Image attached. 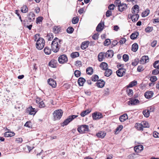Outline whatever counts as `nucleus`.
Listing matches in <instances>:
<instances>
[{
  "label": "nucleus",
  "mask_w": 159,
  "mask_h": 159,
  "mask_svg": "<svg viewBox=\"0 0 159 159\" xmlns=\"http://www.w3.org/2000/svg\"><path fill=\"white\" fill-rule=\"evenodd\" d=\"M61 41V40L57 38H55L52 41L51 44V48L54 52H56L59 51Z\"/></svg>",
  "instance_id": "nucleus-1"
},
{
  "label": "nucleus",
  "mask_w": 159,
  "mask_h": 159,
  "mask_svg": "<svg viewBox=\"0 0 159 159\" xmlns=\"http://www.w3.org/2000/svg\"><path fill=\"white\" fill-rule=\"evenodd\" d=\"M116 3V5H117L118 9L120 12L123 11L127 8V5L126 4L121 3L119 0H116L115 4Z\"/></svg>",
  "instance_id": "nucleus-2"
},
{
  "label": "nucleus",
  "mask_w": 159,
  "mask_h": 159,
  "mask_svg": "<svg viewBox=\"0 0 159 159\" xmlns=\"http://www.w3.org/2000/svg\"><path fill=\"white\" fill-rule=\"evenodd\" d=\"M45 41L44 39L39 38L37 41L36 47L37 49L40 50L43 48L44 45Z\"/></svg>",
  "instance_id": "nucleus-3"
},
{
  "label": "nucleus",
  "mask_w": 159,
  "mask_h": 159,
  "mask_svg": "<svg viewBox=\"0 0 159 159\" xmlns=\"http://www.w3.org/2000/svg\"><path fill=\"white\" fill-rule=\"evenodd\" d=\"M63 113V111L61 109L55 111L53 114L54 120L60 119Z\"/></svg>",
  "instance_id": "nucleus-4"
},
{
  "label": "nucleus",
  "mask_w": 159,
  "mask_h": 159,
  "mask_svg": "<svg viewBox=\"0 0 159 159\" xmlns=\"http://www.w3.org/2000/svg\"><path fill=\"white\" fill-rule=\"evenodd\" d=\"M109 50H108L106 53L101 52L98 55V60L99 61H102L105 57H109Z\"/></svg>",
  "instance_id": "nucleus-5"
},
{
  "label": "nucleus",
  "mask_w": 159,
  "mask_h": 159,
  "mask_svg": "<svg viewBox=\"0 0 159 159\" xmlns=\"http://www.w3.org/2000/svg\"><path fill=\"white\" fill-rule=\"evenodd\" d=\"M77 130L81 134L86 133L89 130V126L86 125H81L77 128Z\"/></svg>",
  "instance_id": "nucleus-6"
},
{
  "label": "nucleus",
  "mask_w": 159,
  "mask_h": 159,
  "mask_svg": "<svg viewBox=\"0 0 159 159\" xmlns=\"http://www.w3.org/2000/svg\"><path fill=\"white\" fill-rule=\"evenodd\" d=\"M78 116V115H72L70 116L66 119L62 123V126L66 125L68 124L70 121H72L75 118Z\"/></svg>",
  "instance_id": "nucleus-7"
},
{
  "label": "nucleus",
  "mask_w": 159,
  "mask_h": 159,
  "mask_svg": "<svg viewBox=\"0 0 159 159\" xmlns=\"http://www.w3.org/2000/svg\"><path fill=\"white\" fill-rule=\"evenodd\" d=\"M68 59L66 55H63L60 56L58 58V61L60 63L63 64L66 62Z\"/></svg>",
  "instance_id": "nucleus-8"
},
{
  "label": "nucleus",
  "mask_w": 159,
  "mask_h": 159,
  "mask_svg": "<svg viewBox=\"0 0 159 159\" xmlns=\"http://www.w3.org/2000/svg\"><path fill=\"white\" fill-rule=\"evenodd\" d=\"M92 116L94 120H97L102 117V115L101 113L99 112H96L93 113Z\"/></svg>",
  "instance_id": "nucleus-9"
},
{
  "label": "nucleus",
  "mask_w": 159,
  "mask_h": 159,
  "mask_svg": "<svg viewBox=\"0 0 159 159\" xmlns=\"http://www.w3.org/2000/svg\"><path fill=\"white\" fill-rule=\"evenodd\" d=\"M27 113H28L30 115H34L37 111L36 109L35 108H33L32 106L29 107L27 109Z\"/></svg>",
  "instance_id": "nucleus-10"
},
{
  "label": "nucleus",
  "mask_w": 159,
  "mask_h": 159,
  "mask_svg": "<svg viewBox=\"0 0 159 159\" xmlns=\"http://www.w3.org/2000/svg\"><path fill=\"white\" fill-rule=\"evenodd\" d=\"M6 130L8 131L4 133V136L5 137H11L15 135V133L14 132L10 131V130L7 128L6 129Z\"/></svg>",
  "instance_id": "nucleus-11"
},
{
  "label": "nucleus",
  "mask_w": 159,
  "mask_h": 159,
  "mask_svg": "<svg viewBox=\"0 0 159 159\" xmlns=\"http://www.w3.org/2000/svg\"><path fill=\"white\" fill-rule=\"evenodd\" d=\"M36 102L39 105V107L42 108L45 107V105L43 101L39 98H37L36 99Z\"/></svg>",
  "instance_id": "nucleus-12"
},
{
  "label": "nucleus",
  "mask_w": 159,
  "mask_h": 159,
  "mask_svg": "<svg viewBox=\"0 0 159 159\" xmlns=\"http://www.w3.org/2000/svg\"><path fill=\"white\" fill-rule=\"evenodd\" d=\"M57 60L52 59L49 62L48 66L52 68H56L57 66Z\"/></svg>",
  "instance_id": "nucleus-13"
},
{
  "label": "nucleus",
  "mask_w": 159,
  "mask_h": 159,
  "mask_svg": "<svg viewBox=\"0 0 159 159\" xmlns=\"http://www.w3.org/2000/svg\"><path fill=\"white\" fill-rule=\"evenodd\" d=\"M125 70L124 69H119L116 72V73L119 77H122L125 74Z\"/></svg>",
  "instance_id": "nucleus-14"
},
{
  "label": "nucleus",
  "mask_w": 159,
  "mask_h": 159,
  "mask_svg": "<svg viewBox=\"0 0 159 159\" xmlns=\"http://www.w3.org/2000/svg\"><path fill=\"white\" fill-rule=\"evenodd\" d=\"M132 13L133 15L138 14L139 10V7L138 5H134L132 8Z\"/></svg>",
  "instance_id": "nucleus-15"
},
{
  "label": "nucleus",
  "mask_w": 159,
  "mask_h": 159,
  "mask_svg": "<svg viewBox=\"0 0 159 159\" xmlns=\"http://www.w3.org/2000/svg\"><path fill=\"white\" fill-rule=\"evenodd\" d=\"M149 58L148 56H144L142 57L140 61L141 64H143L148 61Z\"/></svg>",
  "instance_id": "nucleus-16"
},
{
  "label": "nucleus",
  "mask_w": 159,
  "mask_h": 159,
  "mask_svg": "<svg viewBox=\"0 0 159 159\" xmlns=\"http://www.w3.org/2000/svg\"><path fill=\"white\" fill-rule=\"evenodd\" d=\"M153 95V92L150 91H147L144 93V96L147 99L150 98H152Z\"/></svg>",
  "instance_id": "nucleus-17"
},
{
  "label": "nucleus",
  "mask_w": 159,
  "mask_h": 159,
  "mask_svg": "<svg viewBox=\"0 0 159 159\" xmlns=\"http://www.w3.org/2000/svg\"><path fill=\"white\" fill-rule=\"evenodd\" d=\"M48 82L49 85L53 88H55L56 86V82L52 79H48Z\"/></svg>",
  "instance_id": "nucleus-18"
},
{
  "label": "nucleus",
  "mask_w": 159,
  "mask_h": 159,
  "mask_svg": "<svg viewBox=\"0 0 159 159\" xmlns=\"http://www.w3.org/2000/svg\"><path fill=\"white\" fill-rule=\"evenodd\" d=\"M28 18L30 22L34 21L35 19V15L32 12H30L28 15Z\"/></svg>",
  "instance_id": "nucleus-19"
},
{
  "label": "nucleus",
  "mask_w": 159,
  "mask_h": 159,
  "mask_svg": "<svg viewBox=\"0 0 159 159\" xmlns=\"http://www.w3.org/2000/svg\"><path fill=\"white\" fill-rule=\"evenodd\" d=\"M143 146L142 145H140L135 147L134 148V150L135 152L138 153L143 150Z\"/></svg>",
  "instance_id": "nucleus-20"
},
{
  "label": "nucleus",
  "mask_w": 159,
  "mask_h": 159,
  "mask_svg": "<svg viewBox=\"0 0 159 159\" xmlns=\"http://www.w3.org/2000/svg\"><path fill=\"white\" fill-rule=\"evenodd\" d=\"M105 82L103 80H98L96 83V86L99 88H102L104 85Z\"/></svg>",
  "instance_id": "nucleus-21"
},
{
  "label": "nucleus",
  "mask_w": 159,
  "mask_h": 159,
  "mask_svg": "<svg viewBox=\"0 0 159 159\" xmlns=\"http://www.w3.org/2000/svg\"><path fill=\"white\" fill-rule=\"evenodd\" d=\"M85 82V80L82 77L80 78L78 80V83L80 86H83Z\"/></svg>",
  "instance_id": "nucleus-22"
},
{
  "label": "nucleus",
  "mask_w": 159,
  "mask_h": 159,
  "mask_svg": "<svg viewBox=\"0 0 159 159\" xmlns=\"http://www.w3.org/2000/svg\"><path fill=\"white\" fill-rule=\"evenodd\" d=\"M139 101L137 99H132L128 102L129 105L130 104L131 105H136L137 103H139Z\"/></svg>",
  "instance_id": "nucleus-23"
},
{
  "label": "nucleus",
  "mask_w": 159,
  "mask_h": 159,
  "mask_svg": "<svg viewBox=\"0 0 159 159\" xmlns=\"http://www.w3.org/2000/svg\"><path fill=\"white\" fill-rule=\"evenodd\" d=\"M104 24L103 23H100L97 26L96 28V30L98 32L101 31L102 30L103 26Z\"/></svg>",
  "instance_id": "nucleus-24"
},
{
  "label": "nucleus",
  "mask_w": 159,
  "mask_h": 159,
  "mask_svg": "<svg viewBox=\"0 0 159 159\" xmlns=\"http://www.w3.org/2000/svg\"><path fill=\"white\" fill-rule=\"evenodd\" d=\"M128 117L126 114H124L121 116L119 118V119L121 122H124L128 119Z\"/></svg>",
  "instance_id": "nucleus-25"
},
{
  "label": "nucleus",
  "mask_w": 159,
  "mask_h": 159,
  "mask_svg": "<svg viewBox=\"0 0 159 159\" xmlns=\"http://www.w3.org/2000/svg\"><path fill=\"white\" fill-rule=\"evenodd\" d=\"M130 17L133 22H136L137 21L138 19L139 16L138 14L136 15H130Z\"/></svg>",
  "instance_id": "nucleus-26"
},
{
  "label": "nucleus",
  "mask_w": 159,
  "mask_h": 159,
  "mask_svg": "<svg viewBox=\"0 0 159 159\" xmlns=\"http://www.w3.org/2000/svg\"><path fill=\"white\" fill-rule=\"evenodd\" d=\"M89 44V42L88 41L83 42L81 45V48L82 49H84L88 47Z\"/></svg>",
  "instance_id": "nucleus-27"
},
{
  "label": "nucleus",
  "mask_w": 159,
  "mask_h": 159,
  "mask_svg": "<svg viewBox=\"0 0 159 159\" xmlns=\"http://www.w3.org/2000/svg\"><path fill=\"white\" fill-rule=\"evenodd\" d=\"M106 134L103 132L101 131L96 134V136L99 138H103L106 135Z\"/></svg>",
  "instance_id": "nucleus-28"
},
{
  "label": "nucleus",
  "mask_w": 159,
  "mask_h": 159,
  "mask_svg": "<svg viewBox=\"0 0 159 159\" xmlns=\"http://www.w3.org/2000/svg\"><path fill=\"white\" fill-rule=\"evenodd\" d=\"M53 30L55 33L57 34L60 31L61 28L58 26H54L53 28Z\"/></svg>",
  "instance_id": "nucleus-29"
},
{
  "label": "nucleus",
  "mask_w": 159,
  "mask_h": 159,
  "mask_svg": "<svg viewBox=\"0 0 159 159\" xmlns=\"http://www.w3.org/2000/svg\"><path fill=\"white\" fill-rule=\"evenodd\" d=\"M138 48V45L136 43L133 44L132 45V50L134 52H136Z\"/></svg>",
  "instance_id": "nucleus-30"
},
{
  "label": "nucleus",
  "mask_w": 159,
  "mask_h": 159,
  "mask_svg": "<svg viewBox=\"0 0 159 159\" xmlns=\"http://www.w3.org/2000/svg\"><path fill=\"white\" fill-rule=\"evenodd\" d=\"M44 51L45 54L47 55H49L51 53V49L48 47L45 48Z\"/></svg>",
  "instance_id": "nucleus-31"
},
{
  "label": "nucleus",
  "mask_w": 159,
  "mask_h": 159,
  "mask_svg": "<svg viewBox=\"0 0 159 159\" xmlns=\"http://www.w3.org/2000/svg\"><path fill=\"white\" fill-rule=\"evenodd\" d=\"M150 112V111L149 110L147 109L144 110L143 112V113L145 117H148L149 116Z\"/></svg>",
  "instance_id": "nucleus-32"
},
{
  "label": "nucleus",
  "mask_w": 159,
  "mask_h": 159,
  "mask_svg": "<svg viewBox=\"0 0 159 159\" xmlns=\"http://www.w3.org/2000/svg\"><path fill=\"white\" fill-rule=\"evenodd\" d=\"M139 34L138 32L132 33L130 36V38L132 39H136L139 35Z\"/></svg>",
  "instance_id": "nucleus-33"
},
{
  "label": "nucleus",
  "mask_w": 159,
  "mask_h": 159,
  "mask_svg": "<svg viewBox=\"0 0 159 159\" xmlns=\"http://www.w3.org/2000/svg\"><path fill=\"white\" fill-rule=\"evenodd\" d=\"M91 111L90 110H86L82 112L81 113L80 115L84 117L86 115L89 114L91 112Z\"/></svg>",
  "instance_id": "nucleus-34"
},
{
  "label": "nucleus",
  "mask_w": 159,
  "mask_h": 159,
  "mask_svg": "<svg viewBox=\"0 0 159 159\" xmlns=\"http://www.w3.org/2000/svg\"><path fill=\"white\" fill-rule=\"evenodd\" d=\"M86 71L88 74L91 75L93 73V69L92 67H89L87 68Z\"/></svg>",
  "instance_id": "nucleus-35"
},
{
  "label": "nucleus",
  "mask_w": 159,
  "mask_h": 159,
  "mask_svg": "<svg viewBox=\"0 0 159 159\" xmlns=\"http://www.w3.org/2000/svg\"><path fill=\"white\" fill-rule=\"evenodd\" d=\"M101 68L103 70H106L107 69V65L105 62H102L100 65Z\"/></svg>",
  "instance_id": "nucleus-36"
},
{
  "label": "nucleus",
  "mask_w": 159,
  "mask_h": 159,
  "mask_svg": "<svg viewBox=\"0 0 159 159\" xmlns=\"http://www.w3.org/2000/svg\"><path fill=\"white\" fill-rule=\"evenodd\" d=\"M143 128H148L149 125L147 121H143L141 122Z\"/></svg>",
  "instance_id": "nucleus-37"
},
{
  "label": "nucleus",
  "mask_w": 159,
  "mask_h": 159,
  "mask_svg": "<svg viewBox=\"0 0 159 159\" xmlns=\"http://www.w3.org/2000/svg\"><path fill=\"white\" fill-rule=\"evenodd\" d=\"M149 12V9H147L142 13V16L143 17H146L148 15Z\"/></svg>",
  "instance_id": "nucleus-38"
},
{
  "label": "nucleus",
  "mask_w": 159,
  "mask_h": 159,
  "mask_svg": "<svg viewBox=\"0 0 159 159\" xmlns=\"http://www.w3.org/2000/svg\"><path fill=\"white\" fill-rule=\"evenodd\" d=\"M137 84V82L134 80L131 82L127 86L128 88L132 87L136 85Z\"/></svg>",
  "instance_id": "nucleus-39"
},
{
  "label": "nucleus",
  "mask_w": 159,
  "mask_h": 159,
  "mask_svg": "<svg viewBox=\"0 0 159 159\" xmlns=\"http://www.w3.org/2000/svg\"><path fill=\"white\" fill-rule=\"evenodd\" d=\"M135 127L139 130H143V129L141 123L140 124L136 123L135 125Z\"/></svg>",
  "instance_id": "nucleus-40"
},
{
  "label": "nucleus",
  "mask_w": 159,
  "mask_h": 159,
  "mask_svg": "<svg viewBox=\"0 0 159 159\" xmlns=\"http://www.w3.org/2000/svg\"><path fill=\"white\" fill-rule=\"evenodd\" d=\"M28 11V9L26 6L24 5L21 8V11L23 13H26Z\"/></svg>",
  "instance_id": "nucleus-41"
},
{
  "label": "nucleus",
  "mask_w": 159,
  "mask_h": 159,
  "mask_svg": "<svg viewBox=\"0 0 159 159\" xmlns=\"http://www.w3.org/2000/svg\"><path fill=\"white\" fill-rule=\"evenodd\" d=\"M123 128V126L122 125H120L118 126L116 129L115 134H117Z\"/></svg>",
  "instance_id": "nucleus-42"
},
{
  "label": "nucleus",
  "mask_w": 159,
  "mask_h": 159,
  "mask_svg": "<svg viewBox=\"0 0 159 159\" xmlns=\"http://www.w3.org/2000/svg\"><path fill=\"white\" fill-rule=\"evenodd\" d=\"M47 39L49 41L52 40L53 38V35L52 34H49L47 36Z\"/></svg>",
  "instance_id": "nucleus-43"
},
{
  "label": "nucleus",
  "mask_w": 159,
  "mask_h": 159,
  "mask_svg": "<svg viewBox=\"0 0 159 159\" xmlns=\"http://www.w3.org/2000/svg\"><path fill=\"white\" fill-rule=\"evenodd\" d=\"M79 54L78 52H73L71 54V57L72 58H75L76 57H79Z\"/></svg>",
  "instance_id": "nucleus-44"
},
{
  "label": "nucleus",
  "mask_w": 159,
  "mask_h": 159,
  "mask_svg": "<svg viewBox=\"0 0 159 159\" xmlns=\"http://www.w3.org/2000/svg\"><path fill=\"white\" fill-rule=\"evenodd\" d=\"M98 76L97 75H94L92 76L91 79L93 81H96L98 80Z\"/></svg>",
  "instance_id": "nucleus-45"
},
{
  "label": "nucleus",
  "mask_w": 159,
  "mask_h": 159,
  "mask_svg": "<svg viewBox=\"0 0 159 159\" xmlns=\"http://www.w3.org/2000/svg\"><path fill=\"white\" fill-rule=\"evenodd\" d=\"M79 21V18L77 17H74L72 20L73 24H76Z\"/></svg>",
  "instance_id": "nucleus-46"
},
{
  "label": "nucleus",
  "mask_w": 159,
  "mask_h": 159,
  "mask_svg": "<svg viewBox=\"0 0 159 159\" xmlns=\"http://www.w3.org/2000/svg\"><path fill=\"white\" fill-rule=\"evenodd\" d=\"M126 91L129 96L130 97L132 96L133 94V91L132 89H127Z\"/></svg>",
  "instance_id": "nucleus-47"
},
{
  "label": "nucleus",
  "mask_w": 159,
  "mask_h": 159,
  "mask_svg": "<svg viewBox=\"0 0 159 159\" xmlns=\"http://www.w3.org/2000/svg\"><path fill=\"white\" fill-rule=\"evenodd\" d=\"M153 66L155 68L159 69V61H156L154 63Z\"/></svg>",
  "instance_id": "nucleus-48"
},
{
  "label": "nucleus",
  "mask_w": 159,
  "mask_h": 159,
  "mask_svg": "<svg viewBox=\"0 0 159 159\" xmlns=\"http://www.w3.org/2000/svg\"><path fill=\"white\" fill-rule=\"evenodd\" d=\"M129 59V56L128 55L125 54L123 56V59L125 61H127Z\"/></svg>",
  "instance_id": "nucleus-49"
},
{
  "label": "nucleus",
  "mask_w": 159,
  "mask_h": 159,
  "mask_svg": "<svg viewBox=\"0 0 159 159\" xmlns=\"http://www.w3.org/2000/svg\"><path fill=\"white\" fill-rule=\"evenodd\" d=\"M43 19V18L41 16L38 17V18H36V23L37 24L38 23H40L42 21V20Z\"/></svg>",
  "instance_id": "nucleus-50"
},
{
  "label": "nucleus",
  "mask_w": 159,
  "mask_h": 159,
  "mask_svg": "<svg viewBox=\"0 0 159 159\" xmlns=\"http://www.w3.org/2000/svg\"><path fill=\"white\" fill-rule=\"evenodd\" d=\"M66 31L68 33H72L74 31V29L71 27H69L67 29Z\"/></svg>",
  "instance_id": "nucleus-51"
},
{
  "label": "nucleus",
  "mask_w": 159,
  "mask_h": 159,
  "mask_svg": "<svg viewBox=\"0 0 159 159\" xmlns=\"http://www.w3.org/2000/svg\"><path fill=\"white\" fill-rule=\"evenodd\" d=\"M24 126L29 128H31L32 127L31 122L30 121H27L25 124Z\"/></svg>",
  "instance_id": "nucleus-52"
},
{
  "label": "nucleus",
  "mask_w": 159,
  "mask_h": 159,
  "mask_svg": "<svg viewBox=\"0 0 159 159\" xmlns=\"http://www.w3.org/2000/svg\"><path fill=\"white\" fill-rule=\"evenodd\" d=\"M74 75L76 77H78L80 76V72L78 70H76L74 72Z\"/></svg>",
  "instance_id": "nucleus-53"
},
{
  "label": "nucleus",
  "mask_w": 159,
  "mask_h": 159,
  "mask_svg": "<svg viewBox=\"0 0 159 159\" xmlns=\"http://www.w3.org/2000/svg\"><path fill=\"white\" fill-rule=\"evenodd\" d=\"M138 59H135L134 60V61L132 63V65L134 66H136L138 64Z\"/></svg>",
  "instance_id": "nucleus-54"
},
{
  "label": "nucleus",
  "mask_w": 159,
  "mask_h": 159,
  "mask_svg": "<svg viewBox=\"0 0 159 159\" xmlns=\"http://www.w3.org/2000/svg\"><path fill=\"white\" fill-rule=\"evenodd\" d=\"M152 30V28L150 27H147L145 30V31L146 32H151Z\"/></svg>",
  "instance_id": "nucleus-55"
},
{
  "label": "nucleus",
  "mask_w": 159,
  "mask_h": 159,
  "mask_svg": "<svg viewBox=\"0 0 159 159\" xmlns=\"http://www.w3.org/2000/svg\"><path fill=\"white\" fill-rule=\"evenodd\" d=\"M157 80V77L155 76H153L150 78V80L152 82L156 81Z\"/></svg>",
  "instance_id": "nucleus-56"
},
{
  "label": "nucleus",
  "mask_w": 159,
  "mask_h": 159,
  "mask_svg": "<svg viewBox=\"0 0 159 159\" xmlns=\"http://www.w3.org/2000/svg\"><path fill=\"white\" fill-rule=\"evenodd\" d=\"M99 34L98 33L94 34L92 36L93 39L94 40L97 39L98 38Z\"/></svg>",
  "instance_id": "nucleus-57"
},
{
  "label": "nucleus",
  "mask_w": 159,
  "mask_h": 159,
  "mask_svg": "<svg viewBox=\"0 0 159 159\" xmlns=\"http://www.w3.org/2000/svg\"><path fill=\"white\" fill-rule=\"evenodd\" d=\"M22 139L21 138H16V141L17 143H21L22 142Z\"/></svg>",
  "instance_id": "nucleus-58"
},
{
  "label": "nucleus",
  "mask_w": 159,
  "mask_h": 159,
  "mask_svg": "<svg viewBox=\"0 0 159 159\" xmlns=\"http://www.w3.org/2000/svg\"><path fill=\"white\" fill-rule=\"evenodd\" d=\"M152 74L154 75L159 74V69H155L152 71Z\"/></svg>",
  "instance_id": "nucleus-59"
},
{
  "label": "nucleus",
  "mask_w": 159,
  "mask_h": 159,
  "mask_svg": "<svg viewBox=\"0 0 159 159\" xmlns=\"http://www.w3.org/2000/svg\"><path fill=\"white\" fill-rule=\"evenodd\" d=\"M153 136L156 138H159V133L156 131H154L153 133Z\"/></svg>",
  "instance_id": "nucleus-60"
},
{
  "label": "nucleus",
  "mask_w": 159,
  "mask_h": 159,
  "mask_svg": "<svg viewBox=\"0 0 159 159\" xmlns=\"http://www.w3.org/2000/svg\"><path fill=\"white\" fill-rule=\"evenodd\" d=\"M144 70V69L143 67L142 66H139L138 68H137V70L139 72H141Z\"/></svg>",
  "instance_id": "nucleus-61"
},
{
  "label": "nucleus",
  "mask_w": 159,
  "mask_h": 159,
  "mask_svg": "<svg viewBox=\"0 0 159 159\" xmlns=\"http://www.w3.org/2000/svg\"><path fill=\"white\" fill-rule=\"evenodd\" d=\"M126 41V39L125 38H122L121 40H120L119 43L120 44H123Z\"/></svg>",
  "instance_id": "nucleus-62"
},
{
  "label": "nucleus",
  "mask_w": 159,
  "mask_h": 159,
  "mask_svg": "<svg viewBox=\"0 0 159 159\" xmlns=\"http://www.w3.org/2000/svg\"><path fill=\"white\" fill-rule=\"evenodd\" d=\"M105 70L106 71L104 73L105 75L107 77L109 76V70L107 69Z\"/></svg>",
  "instance_id": "nucleus-63"
},
{
  "label": "nucleus",
  "mask_w": 159,
  "mask_h": 159,
  "mask_svg": "<svg viewBox=\"0 0 159 159\" xmlns=\"http://www.w3.org/2000/svg\"><path fill=\"white\" fill-rule=\"evenodd\" d=\"M157 43V41H153L151 43V46L153 47H155Z\"/></svg>",
  "instance_id": "nucleus-64"
}]
</instances>
